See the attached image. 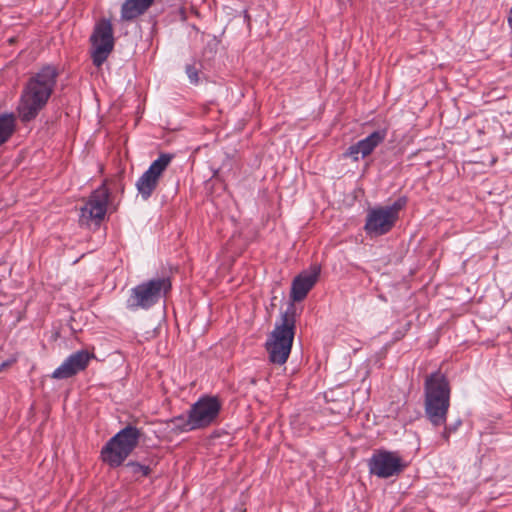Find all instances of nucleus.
I'll list each match as a JSON object with an SVG mask.
<instances>
[{"label":"nucleus","instance_id":"obj_17","mask_svg":"<svg viewBox=\"0 0 512 512\" xmlns=\"http://www.w3.org/2000/svg\"><path fill=\"white\" fill-rule=\"evenodd\" d=\"M170 427L173 431L177 433H183V432H189L193 430H197V428L194 427V424L192 423V416L190 412L188 411V415H179L176 417H173L170 421Z\"/></svg>","mask_w":512,"mask_h":512},{"label":"nucleus","instance_id":"obj_7","mask_svg":"<svg viewBox=\"0 0 512 512\" xmlns=\"http://www.w3.org/2000/svg\"><path fill=\"white\" fill-rule=\"evenodd\" d=\"M367 464L369 473L380 479L398 476L406 467L398 452L385 449L375 450Z\"/></svg>","mask_w":512,"mask_h":512},{"label":"nucleus","instance_id":"obj_1","mask_svg":"<svg viewBox=\"0 0 512 512\" xmlns=\"http://www.w3.org/2000/svg\"><path fill=\"white\" fill-rule=\"evenodd\" d=\"M58 69L53 65L43 66L26 83L18 105V113L23 122L37 117L46 106L56 85Z\"/></svg>","mask_w":512,"mask_h":512},{"label":"nucleus","instance_id":"obj_5","mask_svg":"<svg viewBox=\"0 0 512 512\" xmlns=\"http://www.w3.org/2000/svg\"><path fill=\"white\" fill-rule=\"evenodd\" d=\"M170 289L169 278H154L142 282L130 290L126 307L131 311L147 310L158 303Z\"/></svg>","mask_w":512,"mask_h":512},{"label":"nucleus","instance_id":"obj_2","mask_svg":"<svg viewBox=\"0 0 512 512\" xmlns=\"http://www.w3.org/2000/svg\"><path fill=\"white\" fill-rule=\"evenodd\" d=\"M451 387L439 370L430 373L424 381V410L430 423L439 427L446 424L450 407Z\"/></svg>","mask_w":512,"mask_h":512},{"label":"nucleus","instance_id":"obj_10","mask_svg":"<svg viewBox=\"0 0 512 512\" xmlns=\"http://www.w3.org/2000/svg\"><path fill=\"white\" fill-rule=\"evenodd\" d=\"M172 160L170 154H161L154 160L149 168L139 177L136 182L138 194L143 200H148L159 184L160 177Z\"/></svg>","mask_w":512,"mask_h":512},{"label":"nucleus","instance_id":"obj_4","mask_svg":"<svg viewBox=\"0 0 512 512\" xmlns=\"http://www.w3.org/2000/svg\"><path fill=\"white\" fill-rule=\"evenodd\" d=\"M140 430L127 425L111 437L101 449V459L111 468L121 466L137 447L140 440Z\"/></svg>","mask_w":512,"mask_h":512},{"label":"nucleus","instance_id":"obj_13","mask_svg":"<svg viewBox=\"0 0 512 512\" xmlns=\"http://www.w3.org/2000/svg\"><path fill=\"white\" fill-rule=\"evenodd\" d=\"M320 274V266L313 265L309 270L301 272L296 276L291 285L290 297L294 302H300L316 284Z\"/></svg>","mask_w":512,"mask_h":512},{"label":"nucleus","instance_id":"obj_14","mask_svg":"<svg viewBox=\"0 0 512 512\" xmlns=\"http://www.w3.org/2000/svg\"><path fill=\"white\" fill-rule=\"evenodd\" d=\"M386 136L387 131L385 129L374 131L366 138L351 145L346 155L351 157L354 161H358L360 157L364 158L370 155L374 149L385 140Z\"/></svg>","mask_w":512,"mask_h":512},{"label":"nucleus","instance_id":"obj_9","mask_svg":"<svg viewBox=\"0 0 512 512\" xmlns=\"http://www.w3.org/2000/svg\"><path fill=\"white\" fill-rule=\"evenodd\" d=\"M110 193L105 185L94 190L80 209L79 221L82 225H99L107 212Z\"/></svg>","mask_w":512,"mask_h":512},{"label":"nucleus","instance_id":"obj_20","mask_svg":"<svg viewBox=\"0 0 512 512\" xmlns=\"http://www.w3.org/2000/svg\"><path fill=\"white\" fill-rule=\"evenodd\" d=\"M185 72L189 78L190 83L197 84L199 82L198 69L194 65H186Z\"/></svg>","mask_w":512,"mask_h":512},{"label":"nucleus","instance_id":"obj_18","mask_svg":"<svg viewBox=\"0 0 512 512\" xmlns=\"http://www.w3.org/2000/svg\"><path fill=\"white\" fill-rule=\"evenodd\" d=\"M125 468L132 474L134 477H146L150 474L151 469L149 466L142 465L137 462H128Z\"/></svg>","mask_w":512,"mask_h":512},{"label":"nucleus","instance_id":"obj_3","mask_svg":"<svg viewBox=\"0 0 512 512\" xmlns=\"http://www.w3.org/2000/svg\"><path fill=\"white\" fill-rule=\"evenodd\" d=\"M295 335V311L293 305L281 315V323L276 324L266 341L269 360L278 365L286 363Z\"/></svg>","mask_w":512,"mask_h":512},{"label":"nucleus","instance_id":"obj_11","mask_svg":"<svg viewBox=\"0 0 512 512\" xmlns=\"http://www.w3.org/2000/svg\"><path fill=\"white\" fill-rule=\"evenodd\" d=\"M221 410V403L216 396L200 397L191 405L189 412L192 416L194 427L203 429L213 424Z\"/></svg>","mask_w":512,"mask_h":512},{"label":"nucleus","instance_id":"obj_12","mask_svg":"<svg viewBox=\"0 0 512 512\" xmlns=\"http://www.w3.org/2000/svg\"><path fill=\"white\" fill-rule=\"evenodd\" d=\"M93 358L94 354L87 350L76 351L53 371L51 377L58 380L71 378L84 371Z\"/></svg>","mask_w":512,"mask_h":512},{"label":"nucleus","instance_id":"obj_21","mask_svg":"<svg viewBox=\"0 0 512 512\" xmlns=\"http://www.w3.org/2000/svg\"><path fill=\"white\" fill-rule=\"evenodd\" d=\"M6 366H8V363L4 362V363L1 365L0 369H3V368H4V367H6Z\"/></svg>","mask_w":512,"mask_h":512},{"label":"nucleus","instance_id":"obj_6","mask_svg":"<svg viewBox=\"0 0 512 512\" xmlns=\"http://www.w3.org/2000/svg\"><path fill=\"white\" fill-rule=\"evenodd\" d=\"M406 202V198L400 197L391 205L369 208L364 225L366 234L370 237H379L390 232Z\"/></svg>","mask_w":512,"mask_h":512},{"label":"nucleus","instance_id":"obj_16","mask_svg":"<svg viewBox=\"0 0 512 512\" xmlns=\"http://www.w3.org/2000/svg\"><path fill=\"white\" fill-rule=\"evenodd\" d=\"M16 120L14 114L0 115V146L11 137L15 130Z\"/></svg>","mask_w":512,"mask_h":512},{"label":"nucleus","instance_id":"obj_15","mask_svg":"<svg viewBox=\"0 0 512 512\" xmlns=\"http://www.w3.org/2000/svg\"><path fill=\"white\" fill-rule=\"evenodd\" d=\"M155 0H125L121 6V20L132 21L143 15Z\"/></svg>","mask_w":512,"mask_h":512},{"label":"nucleus","instance_id":"obj_19","mask_svg":"<svg viewBox=\"0 0 512 512\" xmlns=\"http://www.w3.org/2000/svg\"><path fill=\"white\" fill-rule=\"evenodd\" d=\"M461 424H462L461 419H457L454 423H452L450 425H445L444 430L441 434L442 438L448 442L451 434L456 432L458 430V428L461 426Z\"/></svg>","mask_w":512,"mask_h":512},{"label":"nucleus","instance_id":"obj_8","mask_svg":"<svg viewBox=\"0 0 512 512\" xmlns=\"http://www.w3.org/2000/svg\"><path fill=\"white\" fill-rule=\"evenodd\" d=\"M91 58L96 67H100L114 48L113 27L108 19L99 21L90 36Z\"/></svg>","mask_w":512,"mask_h":512}]
</instances>
